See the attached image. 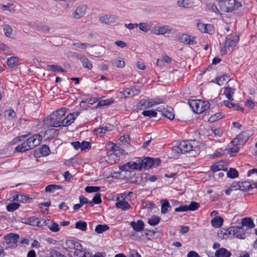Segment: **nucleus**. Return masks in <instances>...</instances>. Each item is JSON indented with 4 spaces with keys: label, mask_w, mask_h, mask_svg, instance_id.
Listing matches in <instances>:
<instances>
[{
    "label": "nucleus",
    "mask_w": 257,
    "mask_h": 257,
    "mask_svg": "<svg viewBox=\"0 0 257 257\" xmlns=\"http://www.w3.org/2000/svg\"><path fill=\"white\" fill-rule=\"evenodd\" d=\"M66 109L62 108L51 113L49 116L44 119V123L52 127H59L62 126L63 117L65 114Z\"/></svg>",
    "instance_id": "obj_1"
},
{
    "label": "nucleus",
    "mask_w": 257,
    "mask_h": 257,
    "mask_svg": "<svg viewBox=\"0 0 257 257\" xmlns=\"http://www.w3.org/2000/svg\"><path fill=\"white\" fill-rule=\"evenodd\" d=\"M42 137L40 135L36 134L28 138L26 141L16 148V150L19 152H24L33 149L41 142Z\"/></svg>",
    "instance_id": "obj_2"
},
{
    "label": "nucleus",
    "mask_w": 257,
    "mask_h": 257,
    "mask_svg": "<svg viewBox=\"0 0 257 257\" xmlns=\"http://www.w3.org/2000/svg\"><path fill=\"white\" fill-rule=\"evenodd\" d=\"M245 230L243 226H231L227 229H223L219 233L220 237L227 239L232 236L238 239L245 238Z\"/></svg>",
    "instance_id": "obj_3"
},
{
    "label": "nucleus",
    "mask_w": 257,
    "mask_h": 257,
    "mask_svg": "<svg viewBox=\"0 0 257 257\" xmlns=\"http://www.w3.org/2000/svg\"><path fill=\"white\" fill-rule=\"evenodd\" d=\"M218 5L222 11L230 13L242 7L240 2L236 0H216Z\"/></svg>",
    "instance_id": "obj_4"
},
{
    "label": "nucleus",
    "mask_w": 257,
    "mask_h": 257,
    "mask_svg": "<svg viewBox=\"0 0 257 257\" xmlns=\"http://www.w3.org/2000/svg\"><path fill=\"white\" fill-rule=\"evenodd\" d=\"M66 244L68 248L75 250L74 255L76 257H92V255L85 251L82 245L77 241L68 240L66 242Z\"/></svg>",
    "instance_id": "obj_5"
},
{
    "label": "nucleus",
    "mask_w": 257,
    "mask_h": 257,
    "mask_svg": "<svg viewBox=\"0 0 257 257\" xmlns=\"http://www.w3.org/2000/svg\"><path fill=\"white\" fill-rule=\"evenodd\" d=\"M199 143L196 140L183 141L178 147V150L182 154L196 152L198 149Z\"/></svg>",
    "instance_id": "obj_6"
},
{
    "label": "nucleus",
    "mask_w": 257,
    "mask_h": 257,
    "mask_svg": "<svg viewBox=\"0 0 257 257\" xmlns=\"http://www.w3.org/2000/svg\"><path fill=\"white\" fill-rule=\"evenodd\" d=\"M239 41V37L237 35H232L227 37L224 47L221 49L223 54H230Z\"/></svg>",
    "instance_id": "obj_7"
},
{
    "label": "nucleus",
    "mask_w": 257,
    "mask_h": 257,
    "mask_svg": "<svg viewBox=\"0 0 257 257\" xmlns=\"http://www.w3.org/2000/svg\"><path fill=\"white\" fill-rule=\"evenodd\" d=\"M193 112L196 113H201L209 107V103L201 100H192L189 103Z\"/></svg>",
    "instance_id": "obj_8"
},
{
    "label": "nucleus",
    "mask_w": 257,
    "mask_h": 257,
    "mask_svg": "<svg viewBox=\"0 0 257 257\" xmlns=\"http://www.w3.org/2000/svg\"><path fill=\"white\" fill-rule=\"evenodd\" d=\"M164 100L160 98L151 99H141L137 104V108L139 109H146L152 107L154 105L163 103Z\"/></svg>",
    "instance_id": "obj_9"
},
{
    "label": "nucleus",
    "mask_w": 257,
    "mask_h": 257,
    "mask_svg": "<svg viewBox=\"0 0 257 257\" xmlns=\"http://www.w3.org/2000/svg\"><path fill=\"white\" fill-rule=\"evenodd\" d=\"M19 235L15 233H9L5 237L6 242L9 247L15 248L18 245Z\"/></svg>",
    "instance_id": "obj_10"
},
{
    "label": "nucleus",
    "mask_w": 257,
    "mask_h": 257,
    "mask_svg": "<svg viewBox=\"0 0 257 257\" xmlns=\"http://www.w3.org/2000/svg\"><path fill=\"white\" fill-rule=\"evenodd\" d=\"M157 110L161 112L164 116L170 120H173L174 118L175 114L174 113V110L171 107L162 105L159 106L157 109Z\"/></svg>",
    "instance_id": "obj_11"
},
{
    "label": "nucleus",
    "mask_w": 257,
    "mask_h": 257,
    "mask_svg": "<svg viewBox=\"0 0 257 257\" xmlns=\"http://www.w3.org/2000/svg\"><path fill=\"white\" fill-rule=\"evenodd\" d=\"M172 32V29L168 25L163 26H155L152 29V32L157 35H163L166 34H169Z\"/></svg>",
    "instance_id": "obj_12"
},
{
    "label": "nucleus",
    "mask_w": 257,
    "mask_h": 257,
    "mask_svg": "<svg viewBox=\"0 0 257 257\" xmlns=\"http://www.w3.org/2000/svg\"><path fill=\"white\" fill-rule=\"evenodd\" d=\"M49 220H45L35 216H32L28 219L27 223L32 226L41 227L47 225V222H49Z\"/></svg>",
    "instance_id": "obj_13"
},
{
    "label": "nucleus",
    "mask_w": 257,
    "mask_h": 257,
    "mask_svg": "<svg viewBox=\"0 0 257 257\" xmlns=\"http://www.w3.org/2000/svg\"><path fill=\"white\" fill-rule=\"evenodd\" d=\"M128 167L129 169L134 170H141L142 169V164L141 162V159H139L135 162H130L127 163L121 167V170H126V168Z\"/></svg>",
    "instance_id": "obj_14"
},
{
    "label": "nucleus",
    "mask_w": 257,
    "mask_h": 257,
    "mask_svg": "<svg viewBox=\"0 0 257 257\" xmlns=\"http://www.w3.org/2000/svg\"><path fill=\"white\" fill-rule=\"evenodd\" d=\"M211 170L213 172V176H217V172L220 171H226L227 170V165L222 161L218 162L213 164L211 167Z\"/></svg>",
    "instance_id": "obj_15"
},
{
    "label": "nucleus",
    "mask_w": 257,
    "mask_h": 257,
    "mask_svg": "<svg viewBox=\"0 0 257 257\" xmlns=\"http://www.w3.org/2000/svg\"><path fill=\"white\" fill-rule=\"evenodd\" d=\"M140 92L139 89L137 88L136 86L131 88H127L123 91L120 92L121 96L124 97H128L130 96H133L138 95Z\"/></svg>",
    "instance_id": "obj_16"
},
{
    "label": "nucleus",
    "mask_w": 257,
    "mask_h": 257,
    "mask_svg": "<svg viewBox=\"0 0 257 257\" xmlns=\"http://www.w3.org/2000/svg\"><path fill=\"white\" fill-rule=\"evenodd\" d=\"M99 21L106 24H111L117 22L118 20L117 17L113 15H105L99 17Z\"/></svg>",
    "instance_id": "obj_17"
},
{
    "label": "nucleus",
    "mask_w": 257,
    "mask_h": 257,
    "mask_svg": "<svg viewBox=\"0 0 257 257\" xmlns=\"http://www.w3.org/2000/svg\"><path fill=\"white\" fill-rule=\"evenodd\" d=\"M87 6L81 5L77 7L72 14L73 17L75 19H79L84 16L86 13Z\"/></svg>",
    "instance_id": "obj_18"
},
{
    "label": "nucleus",
    "mask_w": 257,
    "mask_h": 257,
    "mask_svg": "<svg viewBox=\"0 0 257 257\" xmlns=\"http://www.w3.org/2000/svg\"><path fill=\"white\" fill-rule=\"evenodd\" d=\"M79 114L80 112L76 111L68 114L63 119L62 126H67L71 124Z\"/></svg>",
    "instance_id": "obj_19"
},
{
    "label": "nucleus",
    "mask_w": 257,
    "mask_h": 257,
    "mask_svg": "<svg viewBox=\"0 0 257 257\" xmlns=\"http://www.w3.org/2000/svg\"><path fill=\"white\" fill-rule=\"evenodd\" d=\"M179 40L182 43L188 44L189 45L196 44L195 37H191V36L186 34H183L180 35Z\"/></svg>",
    "instance_id": "obj_20"
},
{
    "label": "nucleus",
    "mask_w": 257,
    "mask_h": 257,
    "mask_svg": "<svg viewBox=\"0 0 257 257\" xmlns=\"http://www.w3.org/2000/svg\"><path fill=\"white\" fill-rule=\"evenodd\" d=\"M251 135V133L249 131L243 132L242 133L238 135L236 140L240 144H242L245 143L249 138Z\"/></svg>",
    "instance_id": "obj_21"
},
{
    "label": "nucleus",
    "mask_w": 257,
    "mask_h": 257,
    "mask_svg": "<svg viewBox=\"0 0 257 257\" xmlns=\"http://www.w3.org/2000/svg\"><path fill=\"white\" fill-rule=\"evenodd\" d=\"M130 225L134 230L137 232L142 231L144 227V223L141 220H139L137 222L132 221Z\"/></svg>",
    "instance_id": "obj_22"
},
{
    "label": "nucleus",
    "mask_w": 257,
    "mask_h": 257,
    "mask_svg": "<svg viewBox=\"0 0 257 257\" xmlns=\"http://www.w3.org/2000/svg\"><path fill=\"white\" fill-rule=\"evenodd\" d=\"M142 168L147 169L151 168L154 164V161L152 158L147 157L141 159Z\"/></svg>",
    "instance_id": "obj_23"
},
{
    "label": "nucleus",
    "mask_w": 257,
    "mask_h": 257,
    "mask_svg": "<svg viewBox=\"0 0 257 257\" xmlns=\"http://www.w3.org/2000/svg\"><path fill=\"white\" fill-rule=\"evenodd\" d=\"M193 4V0H179L177 2V6L183 8H191Z\"/></svg>",
    "instance_id": "obj_24"
},
{
    "label": "nucleus",
    "mask_w": 257,
    "mask_h": 257,
    "mask_svg": "<svg viewBox=\"0 0 257 257\" xmlns=\"http://www.w3.org/2000/svg\"><path fill=\"white\" fill-rule=\"evenodd\" d=\"M223 103L224 105L229 108H232L234 110H240L242 112L244 111V108L238 105V104L229 102L228 100H224L223 101Z\"/></svg>",
    "instance_id": "obj_25"
},
{
    "label": "nucleus",
    "mask_w": 257,
    "mask_h": 257,
    "mask_svg": "<svg viewBox=\"0 0 257 257\" xmlns=\"http://www.w3.org/2000/svg\"><path fill=\"white\" fill-rule=\"evenodd\" d=\"M111 62L112 65L117 68H122L125 66V63L123 58L119 57L114 58L111 60Z\"/></svg>",
    "instance_id": "obj_26"
},
{
    "label": "nucleus",
    "mask_w": 257,
    "mask_h": 257,
    "mask_svg": "<svg viewBox=\"0 0 257 257\" xmlns=\"http://www.w3.org/2000/svg\"><path fill=\"white\" fill-rule=\"evenodd\" d=\"M19 61V58L13 56L8 59L7 64L9 67L13 68L18 65Z\"/></svg>",
    "instance_id": "obj_27"
},
{
    "label": "nucleus",
    "mask_w": 257,
    "mask_h": 257,
    "mask_svg": "<svg viewBox=\"0 0 257 257\" xmlns=\"http://www.w3.org/2000/svg\"><path fill=\"white\" fill-rule=\"evenodd\" d=\"M231 253L225 248L217 249L215 252L216 257H230Z\"/></svg>",
    "instance_id": "obj_28"
},
{
    "label": "nucleus",
    "mask_w": 257,
    "mask_h": 257,
    "mask_svg": "<svg viewBox=\"0 0 257 257\" xmlns=\"http://www.w3.org/2000/svg\"><path fill=\"white\" fill-rule=\"evenodd\" d=\"M107 145L109 147H110L113 151V154H115L116 156L118 157V155L120 153L122 154L123 153V150L121 149L120 147L117 146L116 145L114 144L112 142H109L107 144Z\"/></svg>",
    "instance_id": "obj_29"
},
{
    "label": "nucleus",
    "mask_w": 257,
    "mask_h": 257,
    "mask_svg": "<svg viewBox=\"0 0 257 257\" xmlns=\"http://www.w3.org/2000/svg\"><path fill=\"white\" fill-rule=\"evenodd\" d=\"M223 222V218L219 216L213 218L211 221L212 225L216 228L220 227L222 225Z\"/></svg>",
    "instance_id": "obj_30"
},
{
    "label": "nucleus",
    "mask_w": 257,
    "mask_h": 257,
    "mask_svg": "<svg viewBox=\"0 0 257 257\" xmlns=\"http://www.w3.org/2000/svg\"><path fill=\"white\" fill-rule=\"evenodd\" d=\"M239 147L237 145L236 139L232 141L228 146V150L229 152L231 153H236L239 151Z\"/></svg>",
    "instance_id": "obj_31"
},
{
    "label": "nucleus",
    "mask_w": 257,
    "mask_h": 257,
    "mask_svg": "<svg viewBox=\"0 0 257 257\" xmlns=\"http://www.w3.org/2000/svg\"><path fill=\"white\" fill-rule=\"evenodd\" d=\"M110 126H107V125L102 126L99 128H97L94 130L96 134L99 135L100 137L103 136L106 132L110 131Z\"/></svg>",
    "instance_id": "obj_32"
},
{
    "label": "nucleus",
    "mask_w": 257,
    "mask_h": 257,
    "mask_svg": "<svg viewBox=\"0 0 257 257\" xmlns=\"http://www.w3.org/2000/svg\"><path fill=\"white\" fill-rule=\"evenodd\" d=\"M234 89L229 87H227L225 88L223 93L228 100L232 101L233 100L232 96L234 93Z\"/></svg>",
    "instance_id": "obj_33"
},
{
    "label": "nucleus",
    "mask_w": 257,
    "mask_h": 257,
    "mask_svg": "<svg viewBox=\"0 0 257 257\" xmlns=\"http://www.w3.org/2000/svg\"><path fill=\"white\" fill-rule=\"evenodd\" d=\"M0 9L4 11H9L10 13L14 14L16 12L15 7L13 3H8L7 5H5L3 4L0 5Z\"/></svg>",
    "instance_id": "obj_34"
},
{
    "label": "nucleus",
    "mask_w": 257,
    "mask_h": 257,
    "mask_svg": "<svg viewBox=\"0 0 257 257\" xmlns=\"http://www.w3.org/2000/svg\"><path fill=\"white\" fill-rule=\"evenodd\" d=\"M81 62L82 63L83 66L90 70L92 68V65L89 60L88 58H87L84 56H81L79 58Z\"/></svg>",
    "instance_id": "obj_35"
},
{
    "label": "nucleus",
    "mask_w": 257,
    "mask_h": 257,
    "mask_svg": "<svg viewBox=\"0 0 257 257\" xmlns=\"http://www.w3.org/2000/svg\"><path fill=\"white\" fill-rule=\"evenodd\" d=\"M116 206L118 208L121 209L122 210H127L131 208V205L127 202L124 201V199L117 202L116 203Z\"/></svg>",
    "instance_id": "obj_36"
},
{
    "label": "nucleus",
    "mask_w": 257,
    "mask_h": 257,
    "mask_svg": "<svg viewBox=\"0 0 257 257\" xmlns=\"http://www.w3.org/2000/svg\"><path fill=\"white\" fill-rule=\"evenodd\" d=\"M241 226H246L252 228L254 226L252 220L250 218L245 217L242 219Z\"/></svg>",
    "instance_id": "obj_37"
},
{
    "label": "nucleus",
    "mask_w": 257,
    "mask_h": 257,
    "mask_svg": "<svg viewBox=\"0 0 257 257\" xmlns=\"http://www.w3.org/2000/svg\"><path fill=\"white\" fill-rule=\"evenodd\" d=\"M253 184L251 181H244L241 183V185H239V188L243 191L249 190L253 188Z\"/></svg>",
    "instance_id": "obj_38"
},
{
    "label": "nucleus",
    "mask_w": 257,
    "mask_h": 257,
    "mask_svg": "<svg viewBox=\"0 0 257 257\" xmlns=\"http://www.w3.org/2000/svg\"><path fill=\"white\" fill-rule=\"evenodd\" d=\"M138 27H139L141 31L147 33L151 30V24L148 23H140V24H138Z\"/></svg>",
    "instance_id": "obj_39"
},
{
    "label": "nucleus",
    "mask_w": 257,
    "mask_h": 257,
    "mask_svg": "<svg viewBox=\"0 0 257 257\" xmlns=\"http://www.w3.org/2000/svg\"><path fill=\"white\" fill-rule=\"evenodd\" d=\"M118 160V157L113 153L107 156L105 159L106 161H107L108 163H110L111 164L116 163Z\"/></svg>",
    "instance_id": "obj_40"
},
{
    "label": "nucleus",
    "mask_w": 257,
    "mask_h": 257,
    "mask_svg": "<svg viewBox=\"0 0 257 257\" xmlns=\"http://www.w3.org/2000/svg\"><path fill=\"white\" fill-rule=\"evenodd\" d=\"M5 116L7 119L11 120L16 116V112L12 108L7 109L5 111Z\"/></svg>",
    "instance_id": "obj_41"
},
{
    "label": "nucleus",
    "mask_w": 257,
    "mask_h": 257,
    "mask_svg": "<svg viewBox=\"0 0 257 257\" xmlns=\"http://www.w3.org/2000/svg\"><path fill=\"white\" fill-rule=\"evenodd\" d=\"M216 83L221 86L224 83L227 82L230 80L229 77L226 75H223L219 78H217Z\"/></svg>",
    "instance_id": "obj_42"
},
{
    "label": "nucleus",
    "mask_w": 257,
    "mask_h": 257,
    "mask_svg": "<svg viewBox=\"0 0 257 257\" xmlns=\"http://www.w3.org/2000/svg\"><path fill=\"white\" fill-rule=\"evenodd\" d=\"M108 229L109 227L106 224H98L95 227V231L97 233H102Z\"/></svg>",
    "instance_id": "obj_43"
},
{
    "label": "nucleus",
    "mask_w": 257,
    "mask_h": 257,
    "mask_svg": "<svg viewBox=\"0 0 257 257\" xmlns=\"http://www.w3.org/2000/svg\"><path fill=\"white\" fill-rule=\"evenodd\" d=\"M160 220V217L157 216L153 215L148 219V223L152 226L157 225Z\"/></svg>",
    "instance_id": "obj_44"
},
{
    "label": "nucleus",
    "mask_w": 257,
    "mask_h": 257,
    "mask_svg": "<svg viewBox=\"0 0 257 257\" xmlns=\"http://www.w3.org/2000/svg\"><path fill=\"white\" fill-rule=\"evenodd\" d=\"M75 227L80 230L85 231L87 229V223L85 221H79L76 223Z\"/></svg>",
    "instance_id": "obj_45"
},
{
    "label": "nucleus",
    "mask_w": 257,
    "mask_h": 257,
    "mask_svg": "<svg viewBox=\"0 0 257 257\" xmlns=\"http://www.w3.org/2000/svg\"><path fill=\"white\" fill-rule=\"evenodd\" d=\"M3 30L5 35L8 37H12V34L13 29L9 25H5L3 26Z\"/></svg>",
    "instance_id": "obj_46"
},
{
    "label": "nucleus",
    "mask_w": 257,
    "mask_h": 257,
    "mask_svg": "<svg viewBox=\"0 0 257 257\" xmlns=\"http://www.w3.org/2000/svg\"><path fill=\"white\" fill-rule=\"evenodd\" d=\"M170 207L169 202L167 200L163 201L161 207V212L163 214H166L168 211V208Z\"/></svg>",
    "instance_id": "obj_47"
},
{
    "label": "nucleus",
    "mask_w": 257,
    "mask_h": 257,
    "mask_svg": "<svg viewBox=\"0 0 257 257\" xmlns=\"http://www.w3.org/2000/svg\"><path fill=\"white\" fill-rule=\"evenodd\" d=\"M73 46L76 47L77 48L85 50L88 47H91L92 46L88 43H74L72 44Z\"/></svg>",
    "instance_id": "obj_48"
},
{
    "label": "nucleus",
    "mask_w": 257,
    "mask_h": 257,
    "mask_svg": "<svg viewBox=\"0 0 257 257\" xmlns=\"http://www.w3.org/2000/svg\"><path fill=\"white\" fill-rule=\"evenodd\" d=\"M120 196L123 198V199L130 197V199L133 200L136 197V194L132 192H125L121 193L120 194Z\"/></svg>",
    "instance_id": "obj_49"
},
{
    "label": "nucleus",
    "mask_w": 257,
    "mask_h": 257,
    "mask_svg": "<svg viewBox=\"0 0 257 257\" xmlns=\"http://www.w3.org/2000/svg\"><path fill=\"white\" fill-rule=\"evenodd\" d=\"M20 205L17 203H12L7 206V209L9 212H13L18 209Z\"/></svg>",
    "instance_id": "obj_50"
},
{
    "label": "nucleus",
    "mask_w": 257,
    "mask_h": 257,
    "mask_svg": "<svg viewBox=\"0 0 257 257\" xmlns=\"http://www.w3.org/2000/svg\"><path fill=\"white\" fill-rule=\"evenodd\" d=\"M142 114L145 116H148L150 118L155 117L157 115V113L155 111L151 110H145L142 112Z\"/></svg>",
    "instance_id": "obj_51"
},
{
    "label": "nucleus",
    "mask_w": 257,
    "mask_h": 257,
    "mask_svg": "<svg viewBox=\"0 0 257 257\" xmlns=\"http://www.w3.org/2000/svg\"><path fill=\"white\" fill-rule=\"evenodd\" d=\"M200 206L198 203L196 202H192L189 205H187L188 210L195 211L197 210Z\"/></svg>",
    "instance_id": "obj_52"
},
{
    "label": "nucleus",
    "mask_w": 257,
    "mask_h": 257,
    "mask_svg": "<svg viewBox=\"0 0 257 257\" xmlns=\"http://www.w3.org/2000/svg\"><path fill=\"white\" fill-rule=\"evenodd\" d=\"M227 175L230 178H235L238 175L237 171L235 169L230 168L227 172Z\"/></svg>",
    "instance_id": "obj_53"
},
{
    "label": "nucleus",
    "mask_w": 257,
    "mask_h": 257,
    "mask_svg": "<svg viewBox=\"0 0 257 257\" xmlns=\"http://www.w3.org/2000/svg\"><path fill=\"white\" fill-rule=\"evenodd\" d=\"M100 188L98 186H87L85 188V191L87 193L97 192L99 191Z\"/></svg>",
    "instance_id": "obj_54"
},
{
    "label": "nucleus",
    "mask_w": 257,
    "mask_h": 257,
    "mask_svg": "<svg viewBox=\"0 0 257 257\" xmlns=\"http://www.w3.org/2000/svg\"><path fill=\"white\" fill-rule=\"evenodd\" d=\"M223 117V114L222 113H216L209 117V121L213 122L222 118Z\"/></svg>",
    "instance_id": "obj_55"
},
{
    "label": "nucleus",
    "mask_w": 257,
    "mask_h": 257,
    "mask_svg": "<svg viewBox=\"0 0 257 257\" xmlns=\"http://www.w3.org/2000/svg\"><path fill=\"white\" fill-rule=\"evenodd\" d=\"M48 67L52 71L54 72L59 71L63 72L65 71L61 66H59L57 65H48Z\"/></svg>",
    "instance_id": "obj_56"
},
{
    "label": "nucleus",
    "mask_w": 257,
    "mask_h": 257,
    "mask_svg": "<svg viewBox=\"0 0 257 257\" xmlns=\"http://www.w3.org/2000/svg\"><path fill=\"white\" fill-rule=\"evenodd\" d=\"M211 131L214 135L217 137H221L223 134V131L220 127H211Z\"/></svg>",
    "instance_id": "obj_57"
},
{
    "label": "nucleus",
    "mask_w": 257,
    "mask_h": 257,
    "mask_svg": "<svg viewBox=\"0 0 257 257\" xmlns=\"http://www.w3.org/2000/svg\"><path fill=\"white\" fill-rule=\"evenodd\" d=\"M50 149L46 145H43L40 150V154L43 156H46L49 154Z\"/></svg>",
    "instance_id": "obj_58"
},
{
    "label": "nucleus",
    "mask_w": 257,
    "mask_h": 257,
    "mask_svg": "<svg viewBox=\"0 0 257 257\" xmlns=\"http://www.w3.org/2000/svg\"><path fill=\"white\" fill-rule=\"evenodd\" d=\"M79 200H80V203H81V204L82 205H83V204H88L89 205H90V206H93V204L92 203V201H88L87 198H85V197H84L83 196H80L79 197Z\"/></svg>",
    "instance_id": "obj_59"
},
{
    "label": "nucleus",
    "mask_w": 257,
    "mask_h": 257,
    "mask_svg": "<svg viewBox=\"0 0 257 257\" xmlns=\"http://www.w3.org/2000/svg\"><path fill=\"white\" fill-rule=\"evenodd\" d=\"M204 33L212 34L214 31V27L211 24H206L205 25Z\"/></svg>",
    "instance_id": "obj_60"
},
{
    "label": "nucleus",
    "mask_w": 257,
    "mask_h": 257,
    "mask_svg": "<svg viewBox=\"0 0 257 257\" xmlns=\"http://www.w3.org/2000/svg\"><path fill=\"white\" fill-rule=\"evenodd\" d=\"M92 203L96 204H100L101 202V195L99 193H96L93 197L92 201Z\"/></svg>",
    "instance_id": "obj_61"
},
{
    "label": "nucleus",
    "mask_w": 257,
    "mask_h": 257,
    "mask_svg": "<svg viewBox=\"0 0 257 257\" xmlns=\"http://www.w3.org/2000/svg\"><path fill=\"white\" fill-rule=\"evenodd\" d=\"M48 227L52 232H56L59 230L58 224L55 222L52 223L51 225H49Z\"/></svg>",
    "instance_id": "obj_62"
},
{
    "label": "nucleus",
    "mask_w": 257,
    "mask_h": 257,
    "mask_svg": "<svg viewBox=\"0 0 257 257\" xmlns=\"http://www.w3.org/2000/svg\"><path fill=\"white\" fill-rule=\"evenodd\" d=\"M113 102L112 100L110 99L102 100L99 101L97 104V106H102L111 104Z\"/></svg>",
    "instance_id": "obj_63"
},
{
    "label": "nucleus",
    "mask_w": 257,
    "mask_h": 257,
    "mask_svg": "<svg viewBox=\"0 0 257 257\" xmlns=\"http://www.w3.org/2000/svg\"><path fill=\"white\" fill-rule=\"evenodd\" d=\"M208 9L209 10H211L213 12L216 13V14H219V11L216 7V6L215 4H209L208 6Z\"/></svg>",
    "instance_id": "obj_64"
}]
</instances>
